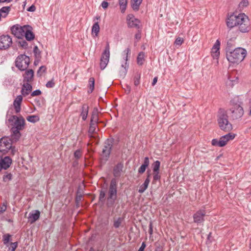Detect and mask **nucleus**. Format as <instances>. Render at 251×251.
Here are the masks:
<instances>
[{"label":"nucleus","mask_w":251,"mask_h":251,"mask_svg":"<svg viewBox=\"0 0 251 251\" xmlns=\"http://www.w3.org/2000/svg\"><path fill=\"white\" fill-rule=\"evenodd\" d=\"M227 26L229 28L238 26L242 32H247L250 30V22L248 17L244 13L238 15L232 14L228 16L226 21Z\"/></svg>","instance_id":"1"},{"label":"nucleus","mask_w":251,"mask_h":251,"mask_svg":"<svg viewBox=\"0 0 251 251\" xmlns=\"http://www.w3.org/2000/svg\"><path fill=\"white\" fill-rule=\"evenodd\" d=\"M7 122L11 126V137L13 141L17 142L21 136L20 131L25 128V120L22 116L12 115L7 119Z\"/></svg>","instance_id":"2"},{"label":"nucleus","mask_w":251,"mask_h":251,"mask_svg":"<svg viewBox=\"0 0 251 251\" xmlns=\"http://www.w3.org/2000/svg\"><path fill=\"white\" fill-rule=\"evenodd\" d=\"M229 43L227 42L226 47V56L228 61L233 64H238L242 62L247 55L246 50L242 48H237L234 50L229 48Z\"/></svg>","instance_id":"3"},{"label":"nucleus","mask_w":251,"mask_h":251,"mask_svg":"<svg viewBox=\"0 0 251 251\" xmlns=\"http://www.w3.org/2000/svg\"><path fill=\"white\" fill-rule=\"evenodd\" d=\"M217 122L220 128L225 132L232 129V125L229 121L227 111L224 109H220L217 114Z\"/></svg>","instance_id":"4"},{"label":"nucleus","mask_w":251,"mask_h":251,"mask_svg":"<svg viewBox=\"0 0 251 251\" xmlns=\"http://www.w3.org/2000/svg\"><path fill=\"white\" fill-rule=\"evenodd\" d=\"M241 104V102L239 101L238 98H235L230 101V107L229 111L231 117L233 120L239 119L243 116L244 110Z\"/></svg>","instance_id":"5"},{"label":"nucleus","mask_w":251,"mask_h":251,"mask_svg":"<svg viewBox=\"0 0 251 251\" xmlns=\"http://www.w3.org/2000/svg\"><path fill=\"white\" fill-rule=\"evenodd\" d=\"M118 181L115 178L111 180L107 197V205L108 207L112 206L117 197Z\"/></svg>","instance_id":"6"},{"label":"nucleus","mask_w":251,"mask_h":251,"mask_svg":"<svg viewBox=\"0 0 251 251\" xmlns=\"http://www.w3.org/2000/svg\"><path fill=\"white\" fill-rule=\"evenodd\" d=\"M130 55V50L127 48L125 49L122 53V60L121 61V68L119 74L121 77L124 78L126 75L127 69L128 68V64L127 61Z\"/></svg>","instance_id":"7"},{"label":"nucleus","mask_w":251,"mask_h":251,"mask_svg":"<svg viewBox=\"0 0 251 251\" xmlns=\"http://www.w3.org/2000/svg\"><path fill=\"white\" fill-rule=\"evenodd\" d=\"M12 142L14 141L12 140V138L10 139L7 137L1 138L0 139V151L3 153H6L10 150L11 153L14 154L15 151L12 148Z\"/></svg>","instance_id":"8"},{"label":"nucleus","mask_w":251,"mask_h":251,"mask_svg":"<svg viewBox=\"0 0 251 251\" xmlns=\"http://www.w3.org/2000/svg\"><path fill=\"white\" fill-rule=\"evenodd\" d=\"M235 137V134L232 133H228L225 135L222 136L219 140L213 139L211 141L213 146L220 147H224L227 143L232 140Z\"/></svg>","instance_id":"9"},{"label":"nucleus","mask_w":251,"mask_h":251,"mask_svg":"<svg viewBox=\"0 0 251 251\" xmlns=\"http://www.w3.org/2000/svg\"><path fill=\"white\" fill-rule=\"evenodd\" d=\"M30 62V58L28 56L21 54L17 58L15 62L16 66L21 71L26 70Z\"/></svg>","instance_id":"10"},{"label":"nucleus","mask_w":251,"mask_h":251,"mask_svg":"<svg viewBox=\"0 0 251 251\" xmlns=\"http://www.w3.org/2000/svg\"><path fill=\"white\" fill-rule=\"evenodd\" d=\"M110 58V46L108 42L106 45L104 50L101 54L100 60V68L101 70L104 69L107 65Z\"/></svg>","instance_id":"11"},{"label":"nucleus","mask_w":251,"mask_h":251,"mask_svg":"<svg viewBox=\"0 0 251 251\" xmlns=\"http://www.w3.org/2000/svg\"><path fill=\"white\" fill-rule=\"evenodd\" d=\"M26 28H28V25L20 26L18 25H14L11 27L12 34L17 38L21 39L24 36V33Z\"/></svg>","instance_id":"12"},{"label":"nucleus","mask_w":251,"mask_h":251,"mask_svg":"<svg viewBox=\"0 0 251 251\" xmlns=\"http://www.w3.org/2000/svg\"><path fill=\"white\" fill-rule=\"evenodd\" d=\"M12 43V38L9 35H2L0 36V50H6L9 48Z\"/></svg>","instance_id":"13"},{"label":"nucleus","mask_w":251,"mask_h":251,"mask_svg":"<svg viewBox=\"0 0 251 251\" xmlns=\"http://www.w3.org/2000/svg\"><path fill=\"white\" fill-rule=\"evenodd\" d=\"M206 212L205 210L201 209L197 211L193 215L194 222L197 224H201L204 221V216H205Z\"/></svg>","instance_id":"14"},{"label":"nucleus","mask_w":251,"mask_h":251,"mask_svg":"<svg viewBox=\"0 0 251 251\" xmlns=\"http://www.w3.org/2000/svg\"><path fill=\"white\" fill-rule=\"evenodd\" d=\"M126 20L128 27L139 28V21L133 14L127 15Z\"/></svg>","instance_id":"15"},{"label":"nucleus","mask_w":251,"mask_h":251,"mask_svg":"<svg viewBox=\"0 0 251 251\" xmlns=\"http://www.w3.org/2000/svg\"><path fill=\"white\" fill-rule=\"evenodd\" d=\"M12 163V159L8 156L0 158V171L6 170Z\"/></svg>","instance_id":"16"},{"label":"nucleus","mask_w":251,"mask_h":251,"mask_svg":"<svg viewBox=\"0 0 251 251\" xmlns=\"http://www.w3.org/2000/svg\"><path fill=\"white\" fill-rule=\"evenodd\" d=\"M220 41L218 39L214 44L211 49V55L214 59H218L220 55Z\"/></svg>","instance_id":"17"},{"label":"nucleus","mask_w":251,"mask_h":251,"mask_svg":"<svg viewBox=\"0 0 251 251\" xmlns=\"http://www.w3.org/2000/svg\"><path fill=\"white\" fill-rule=\"evenodd\" d=\"M22 100V95H18L14 100L13 106L16 113H19L21 111V105Z\"/></svg>","instance_id":"18"},{"label":"nucleus","mask_w":251,"mask_h":251,"mask_svg":"<svg viewBox=\"0 0 251 251\" xmlns=\"http://www.w3.org/2000/svg\"><path fill=\"white\" fill-rule=\"evenodd\" d=\"M40 213L39 210L32 211L30 212L28 215V221L33 224L36 222L40 217Z\"/></svg>","instance_id":"19"},{"label":"nucleus","mask_w":251,"mask_h":251,"mask_svg":"<svg viewBox=\"0 0 251 251\" xmlns=\"http://www.w3.org/2000/svg\"><path fill=\"white\" fill-rule=\"evenodd\" d=\"M32 87L28 82L25 83L22 88L21 94L24 96H27L31 91Z\"/></svg>","instance_id":"20"},{"label":"nucleus","mask_w":251,"mask_h":251,"mask_svg":"<svg viewBox=\"0 0 251 251\" xmlns=\"http://www.w3.org/2000/svg\"><path fill=\"white\" fill-rule=\"evenodd\" d=\"M124 167L123 164L122 163H118L113 169V175L116 177H119L121 176Z\"/></svg>","instance_id":"21"},{"label":"nucleus","mask_w":251,"mask_h":251,"mask_svg":"<svg viewBox=\"0 0 251 251\" xmlns=\"http://www.w3.org/2000/svg\"><path fill=\"white\" fill-rule=\"evenodd\" d=\"M147 173L148 174V175L147 176V178H146L144 183L140 186L139 189L138 190V192L140 193H143V192H144L147 189L148 185L150 183V177L151 175L149 171H148Z\"/></svg>","instance_id":"22"},{"label":"nucleus","mask_w":251,"mask_h":251,"mask_svg":"<svg viewBox=\"0 0 251 251\" xmlns=\"http://www.w3.org/2000/svg\"><path fill=\"white\" fill-rule=\"evenodd\" d=\"M24 36L27 41H31L34 39L35 36L32 31V27L28 25V28H26L24 33Z\"/></svg>","instance_id":"23"},{"label":"nucleus","mask_w":251,"mask_h":251,"mask_svg":"<svg viewBox=\"0 0 251 251\" xmlns=\"http://www.w3.org/2000/svg\"><path fill=\"white\" fill-rule=\"evenodd\" d=\"M150 164L149 158L148 157H146L144 158L143 164L140 167L138 170V172L140 174H143L146 169L148 167Z\"/></svg>","instance_id":"24"},{"label":"nucleus","mask_w":251,"mask_h":251,"mask_svg":"<svg viewBox=\"0 0 251 251\" xmlns=\"http://www.w3.org/2000/svg\"><path fill=\"white\" fill-rule=\"evenodd\" d=\"M109 142L110 141L108 140L107 143H105V145L102 150V154L105 157L108 156L111 152L112 145L111 144L109 143Z\"/></svg>","instance_id":"25"},{"label":"nucleus","mask_w":251,"mask_h":251,"mask_svg":"<svg viewBox=\"0 0 251 251\" xmlns=\"http://www.w3.org/2000/svg\"><path fill=\"white\" fill-rule=\"evenodd\" d=\"M10 9V6H4L0 9V21L1 18H5L7 16Z\"/></svg>","instance_id":"26"},{"label":"nucleus","mask_w":251,"mask_h":251,"mask_svg":"<svg viewBox=\"0 0 251 251\" xmlns=\"http://www.w3.org/2000/svg\"><path fill=\"white\" fill-rule=\"evenodd\" d=\"M34 72L32 70H27L24 75V81L29 82L31 81L33 78Z\"/></svg>","instance_id":"27"},{"label":"nucleus","mask_w":251,"mask_h":251,"mask_svg":"<svg viewBox=\"0 0 251 251\" xmlns=\"http://www.w3.org/2000/svg\"><path fill=\"white\" fill-rule=\"evenodd\" d=\"M142 1L143 0H131V6L133 10L135 11H138Z\"/></svg>","instance_id":"28"},{"label":"nucleus","mask_w":251,"mask_h":251,"mask_svg":"<svg viewBox=\"0 0 251 251\" xmlns=\"http://www.w3.org/2000/svg\"><path fill=\"white\" fill-rule=\"evenodd\" d=\"M88 106L86 104H84L82 106V111L81 113V116L83 121H85L87 118L88 113Z\"/></svg>","instance_id":"29"},{"label":"nucleus","mask_w":251,"mask_h":251,"mask_svg":"<svg viewBox=\"0 0 251 251\" xmlns=\"http://www.w3.org/2000/svg\"><path fill=\"white\" fill-rule=\"evenodd\" d=\"M97 127V123H91L90 124V127L88 131L90 137H93V134L96 132V128Z\"/></svg>","instance_id":"30"},{"label":"nucleus","mask_w":251,"mask_h":251,"mask_svg":"<svg viewBox=\"0 0 251 251\" xmlns=\"http://www.w3.org/2000/svg\"><path fill=\"white\" fill-rule=\"evenodd\" d=\"M128 0H119V4L121 11L122 13H124L126 9Z\"/></svg>","instance_id":"31"},{"label":"nucleus","mask_w":251,"mask_h":251,"mask_svg":"<svg viewBox=\"0 0 251 251\" xmlns=\"http://www.w3.org/2000/svg\"><path fill=\"white\" fill-rule=\"evenodd\" d=\"M95 87V79L94 77H90L88 81V93H91L94 89Z\"/></svg>","instance_id":"32"},{"label":"nucleus","mask_w":251,"mask_h":251,"mask_svg":"<svg viewBox=\"0 0 251 251\" xmlns=\"http://www.w3.org/2000/svg\"><path fill=\"white\" fill-rule=\"evenodd\" d=\"M100 32V26L98 22L95 23L92 26V34H95V36L97 37Z\"/></svg>","instance_id":"33"},{"label":"nucleus","mask_w":251,"mask_h":251,"mask_svg":"<svg viewBox=\"0 0 251 251\" xmlns=\"http://www.w3.org/2000/svg\"><path fill=\"white\" fill-rule=\"evenodd\" d=\"M145 53L140 52L137 58V63L139 65H142L145 60Z\"/></svg>","instance_id":"34"},{"label":"nucleus","mask_w":251,"mask_h":251,"mask_svg":"<svg viewBox=\"0 0 251 251\" xmlns=\"http://www.w3.org/2000/svg\"><path fill=\"white\" fill-rule=\"evenodd\" d=\"M11 235L9 234H5L2 236V241L4 245L9 247V242L11 240Z\"/></svg>","instance_id":"35"},{"label":"nucleus","mask_w":251,"mask_h":251,"mask_svg":"<svg viewBox=\"0 0 251 251\" xmlns=\"http://www.w3.org/2000/svg\"><path fill=\"white\" fill-rule=\"evenodd\" d=\"M26 120L30 123H35L40 120V118L38 115H30L26 117Z\"/></svg>","instance_id":"36"},{"label":"nucleus","mask_w":251,"mask_h":251,"mask_svg":"<svg viewBox=\"0 0 251 251\" xmlns=\"http://www.w3.org/2000/svg\"><path fill=\"white\" fill-rule=\"evenodd\" d=\"M160 166V162L158 160L155 161L152 164V168L153 172H159V168Z\"/></svg>","instance_id":"37"},{"label":"nucleus","mask_w":251,"mask_h":251,"mask_svg":"<svg viewBox=\"0 0 251 251\" xmlns=\"http://www.w3.org/2000/svg\"><path fill=\"white\" fill-rule=\"evenodd\" d=\"M123 221H124V218H122V217H119L118 219L114 220V223H113L114 227L116 228L119 227L121 226Z\"/></svg>","instance_id":"38"},{"label":"nucleus","mask_w":251,"mask_h":251,"mask_svg":"<svg viewBox=\"0 0 251 251\" xmlns=\"http://www.w3.org/2000/svg\"><path fill=\"white\" fill-rule=\"evenodd\" d=\"M99 121L98 114L97 111H93L92 112L91 122V123H98Z\"/></svg>","instance_id":"39"},{"label":"nucleus","mask_w":251,"mask_h":251,"mask_svg":"<svg viewBox=\"0 0 251 251\" xmlns=\"http://www.w3.org/2000/svg\"><path fill=\"white\" fill-rule=\"evenodd\" d=\"M18 246L17 242H11L9 244L8 250L7 251H15V250Z\"/></svg>","instance_id":"40"},{"label":"nucleus","mask_w":251,"mask_h":251,"mask_svg":"<svg viewBox=\"0 0 251 251\" xmlns=\"http://www.w3.org/2000/svg\"><path fill=\"white\" fill-rule=\"evenodd\" d=\"M12 178V175L11 173H6L3 176V180L4 182H8Z\"/></svg>","instance_id":"41"},{"label":"nucleus","mask_w":251,"mask_h":251,"mask_svg":"<svg viewBox=\"0 0 251 251\" xmlns=\"http://www.w3.org/2000/svg\"><path fill=\"white\" fill-rule=\"evenodd\" d=\"M160 179L159 172H153V182H154Z\"/></svg>","instance_id":"42"},{"label":"nucleus","mask_w":251,"mask_h":251,"mask_svg":"<svg viewBox=\"0 0 251 251\" xmlns=\"http://www.w3.org/2000/svg\"><path fill=\"white\" fill-rule=\"evenodd\" d=\"M248 5V1L247 0H243L239 4V8L240 9H243L244 7H246Z\"/></svg>","instance_id":"43"},{"label":"nucleus","mask_w":251,"mask_h":251,"mask_svg":"<svg viewBox=\"0 0 251 251\" xmlns=\"http://www.w3.org/2000/svg\"><path fill=\"white\" fill-rule=\"evenodd\" d=\"M140 75H137L134 77V84L137 86L140 84Z\"/></svg>","instance_id":"44"},{"label":"nucleus","mask_w":251,"mask_h":251,"mask_svg":"<svg viewBox=\"0 0 251 251\" xmlns=\"http://www.w3.org/2000/svg\"><path fill=\"white\" fill-rule=\"evenodd\" d=\"M82 155V152L80 150H77L75 152H74V156L76 159H78L80 158L81 157Z\"/></svg>","instance_id":"45"},{"label":"nucleus","mask_w":251,"mask_h":251,"mask_svg":"<svg viewBox=\"0 0 251 251\" xmlns=\"http://www.w3.org/2000/svg\"><path fill=\"white\" fill-rule=\"evenodd\" d=\"M183 39L180 37H177L175 41V44L176 46H180L183 43Z\"/></svg>","instance_id":"46"},{"label":"nucleus","mask_w":251,"mask_h":251,"mask_svg":"<svg viewBox=\"0 0 251 251\" xmlns=\"http://www.w3.org/2000/svg\"><path fill=\"white\" fill-rule=\"evenodd\" d=\"M105 192L103 191H101L100 192V196H99V200L101 202H103L105 201Z\"/></svg>","instance_id":"47"},{"label":"nucleus","mask_w":251,"mask_h":251,"mask_svg":"<svg viewBox=\"0 0 251 251\" xmlns=\"http://www.w3.org/2000/svg\"><path fill=\"white\" fill-rule=\"evenodd\" d=\"M7 202H4L0 207V214L3 213L6 210Z\"/></svg>","instance_id":"48"},{"label":"nucleus","mask_w":251,"mask_h":251,"mask_svg":"<svg viewBox=\"0 0 251 251\" xmlns=\"http://www.w3.org/2000/svg\"><path fill=\"white\" fill-rule=\"evenodd\" d=\"M54 85H55V83H54L53 79L52 80L48 81L46 84V86L47 88H53L54 86Z\"/></svg>","instance_id":"49"},{"label":"nucleus","mask_w":251,"mask_h":251,"mask_svg":"<svg viewBox=\"0 0 251 251\" xmlns=\"http://www.w3.org/2000/svg\"><path fill=\"white\" fill-rule=\"evenodd\" d=\"M41 93H42L41 91L40 90L37 89V90H36L33 91L31 94V96L32 97L39 96L41 94Z\"/></svg>","instance_id":"50"},{"label":"nucleus","mask_w":251,"mask_h":251,"mask_svg":"<svg viewBox=\"0 0 251 251\" xmlns=\"http://www.w3.org/2000/svg\"><path fill=\"white\" fill-rule=\"evenodd\" d=\"M101 6L103 8L106 9L108 6V3L106 1H103L101 4Z\"/></svg>","instance_id":"51"},{"label":"nucleus","mask_w":251,"mask_h":251,"mask_svg":"<svg viewBox=\"0 0 251 251\" xmlns=\"http://www.w3.org/2000/svg\"><path fill=\"white\" fill-rule=\"evenodd\" d=\"M36 10V7L34 5H32L29 7H28L27 9V11L29 12H34Z\"/></svg>","instance_id":"52"},{"label":"nucleus","mask_w":251,"mask_h":251,"mask_svg":"<svg viewBox=\"0 0 251 251\" xmlns=\"http://www.w3.org/2000/svg\"><path fill=\"white\" fill-rule=\"evenodd\" d=\"M146 247V245L145 243L143 242L138 251H144V250H145Z\"/></svg>","instance_id":"53"},{"label":"nucleus","mask_w":251,"mask_h":251,"mask_svg":"<svg viewBox=\"0 0 251 251\" xmlns=\"http://www.w3.org/2000/svg\"><path fill=\"white\" fill-rule=\"evenodd\" d=\"M149 232L151 235L153 233V227L152 223L151 222L149 225Z\"/></svg>","instance_id":"54"},{"label":"nucleus","mask_w":251,"mask_h":251,"mask_svg":"<svg viewBox=\"0 0 251 251\" xmlns=\"http://www.w3.org/2000/svg\"><path fill=\"white\" fill-rule=\"evenodd\" d=\"M19 43L23 48H26L27 46V44L26 42L25 41H22L21 42H20Z\"/></svg>","instance_id":"55"},{"label":"nucleus","mask_w":251,"mask_h":251,"mask_svg":"<svg viewBox=\"0 0 251 251\" xmlns=\"http://www.w3.org/2000/svg\"><path fill=\"white\" fill-rule=\"evenodd\" d=\"M236 81V79L235 80H231L229 78H228V80L227 81L226 83L228 85H233L234 84V82Z\"/></svg>","instance_id":"56"},{"label":"nucleus","mask_w":251,"mask_h":251,"mask_svg":"<svg viewBox=\"0 0 251 251\" xmlns=\"http://www.w3.org/2000/svg\"><path fill=\"white\" fill-rule=\"evenodd\" d=\"M46 69V67L45 66H42L40 67L37 73L39 74L40 72H45Z\"/></svg>","instance_id":"57"},{"label":"nucleus","mask_w":251,"mask_h":251,"mask_svg":"<svg viewBox=\"0 0 251 251\" xmlns=\"http://www.w3.org/2000/svg\"><path fill=\"white\" fill-rule=\"evenodd\" d=\"M141 37V33L140 32H138L135 35V38L137 41L140 39Z\"/></svg>","instance_id":"58"},{"label":"nucleus","mask_w":251,"mask_h":251,"mask_svg":"<svg viewBox=\"0 0 251 251\" xmlns=\"http://www.w3.org/2000/svg\"><path fill=\"white\" fill-rule=\"evenodd\" d=\"M157 77H155L153 79V81H152V85L153 86H154L157 82Z\"/></svg>","instance_id":"59"},{"label":"nucleus","mask_w":251,"mask_h":251,"mask_svg":"<svg viewBox=\"0 0 251 251\" xmlns=\"http://www.w3.org/2000/svg\"><path fill=\"white\" fill-rule=\"evenodd\" d=\"M12 0H0V3H3V2H10Z\"/></svg>","instance_id":"60"},{"label":"nucleus","mask_w":251,"mask_h":251,"mask_svg":"<svg viewBox=\"0 0 251 251\" xmlns=\"http://www.w3.org/2000/svg\"><path fill=\"white\" fill-rule=\"evenodd\" d=\"M228 42L229 43V48L231 49L232 45L230 43H229V42Z\"/></svg>","instance_id":"61"},{"label":"nucleus","mask_w":251,"mask_h":251,"mask_svg":"<svg viewBox=\"0 0 251 251\" xmlns=\"http://www.w3.org/2000/svg\"><path fill=\"white\" fill-rule=\"evenodd\" d=\"M250 248H251V239H250Z\"/></svg>","instance_id":"62"},{"label":"nucleus","mask_w":251,"mask_h":251,"mask_svg":"<svg viewBox=\"0 0 251 251\" xmlns=\"http://www.w3.org/2000/svg\"><path fill=\"white\" fill-rule=\"evenodd\" d=\"M96 18H97V20H99V19H100V17H97Z\"/></svg>","instance_id":"63"},{"label":"nucleus","mask_w":251,"mask_h":251,"mask_svg":"<svg viewBox=\"0 0 251 251\" xmlns=\"http://www.w3.org/2000/svg\"><path fill=\"white\" fill-rule=\"evenodd\" d=\"M250 115H251V109H250Z\"/></svg>","instance_id":"64"}]
</instances>
